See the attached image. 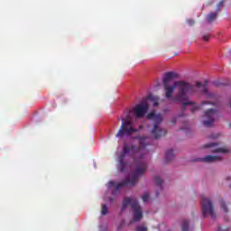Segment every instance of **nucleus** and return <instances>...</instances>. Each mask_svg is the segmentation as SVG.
<instances>
[{
	"label": "nucleus",
	"mask_w": 231,
	"mask_h": 231,
	"mask_svg": "<svg viewBox=\"0 0 231 231\" xmlns=\"http://www.w3.org/2000/svg\"><path fill=\"white\" fill-rule=\"evenodd\" d=\"M181 231H189V220H183Z\"/></svg>",
	"instance_id": "21"
},
{
	"label": "nucleus",
	"mask_w": 231,
	"mask_h": 231,
	"mask_svg": "<svg viewBox=\"0 0 231 231\" xmlns=\"http://www.w3.org/2000/svg\"><path fill=\"white\" fill-rule=\"evenodd\" d=\"M136 231H147V226H139L136 228Z\"/></svg>",
	"instance_id": "25"
},
{
	"label": "nucleus",
	"mask_w": 231,
	"mask_h": 231,
	"mask_svg": "<svg viewBox=\"0 0 231 231\" xmlns=\"http://www.w3.org/2000/svg\"><path fill=\"white\" fill-rule=\"evenodd\" d=\"M217 19V13H210L207 15V21L208 23H212L213 21H216Z\"/></svg>",
	"instance_id": "16"
},
{
	"label": "nucleus",
	"mask_w": 231,
	"mask_h": 231,
	"mask_svg": "<svg viewBox=\"0 0 231 231\" xmlns=\"http://www.w3.org/2000/svg\"><path fill=\"white\" fill-rule=\"evenodd\" d=\"M222 158L219 155H208L204 158L198 159V162H203L205 163H214L216 162H221Z\"/></svg>",
	"instance_id": "10"
},
{
	"label": "nucleus",
	"mask_w": 231,
	"mask_h": 231,
	"mask_svg": "<svg viewBox=\"0 0 231 231\" xmlns=\"http://www.w3.org/2000/svg\"><path fill=\"white\" fill-rule=\"evenodd\" d=\"M223 6H225V0H221L217 5V14H219L221 10H223Z\"/></svg>",
	"instance_id": "19"
},
{
	"label": "nucleus",
	"mask_w": 231,
	"mask_h": 231,
	"mask_svg": "<svg viewBox=\"0 0 231 231\" xmlns=\"http://www.w3.org/2000/svg\"><path fill=\"white\" fill-rule=\"evenodd\" d=\"M154 181H155L157 187H159L160 190H162V185L163 183V180H162V178H160V176H155Z\"/></svg>",
	"instance_id": "17"
},
{
	"label": "nucleus",
	"mask_w": 231,
	"mask_h": 231,
	"mask_svg": "<svg viewBox=\"0 0 231 231\" xmlns=\"http://www.w3.org/2000/svg\"><path fill=\"white\" fill-rule=\"evenodd\" d=\"M147 99L148 100H152V102H153V106H154V107H158V102H159V100H160V97H156V96H152V95H149L148 97H147Z\"/></svg>",
	"instance_id": "15"
},
{
	"label": "nucleus",
	"mask_w": 231,
	"mask_h": 231,
	"mask_svg": "<svg viewBox=\"0 0 231 231\" xmlns=\"http://www.w3.org/2000/svg\"><path fill=\"white\" fill-rule=\"evenodd\" d=\"M217 145H219V143H209L204 145L205 149H208V148H214V147H217Z\"/></svg>",
	"instance_id": "22"
},
{
	"label": "nucleus",
	"mask_w": 231,
	"mask_h": 231,
	"mask_svg": "<svg viewBox=\"0 0 231 231\" xmlns=\"http://www.w3.org/2000/svg\"><path fill=\"white\" fill-rule=\"evenodd\" d=\"M131 210L133 213V219L130 224L138 223L143 219V212L142 211V206L138 203V200H134L131 206Z\"/></svg>",
	"instance_id": "6"
},
{
	"label": "nucleus",
	"mask_w": 231,
	"mask_h": 231,
	"mask_svg": "<svg viewBox=\"0 0 231 231\" xmlns=\"http://www.w3.org/2000/svg\"><path fill=\"white\" fill-rule=\"evenodd\" d=\"M129 205H133V199L131 197H125L124 200H123V206L121 208V212H124L125 210V208H127V207H129Z\"/></svg>",
	"instance_id": "13"
},
{
	"label": "nucleus",
	"mask_w": 231,
	"mask_h": 231,
	"mask_svg": "<svg viewBox=\"0 0 231 231\" xmlns=\"http://www.w3.org/2000/svg\"><path fill=\"white\" fill-rule=\"evenodd\" d=\"M180 104H182V107H187V106H193L191 107V113H195V111H199V109L200 107L199 105H198L192 101H189V100L183 101Z\"/></svg>",
	"instance_id": "12"
},
{
	"label": "nucleus",
	"mask_w": 231,
	"mask_h": 231,
	"mask_svg": "<svg viewBox=\"0 0 231 231\" xmlns=\"http://www.w3.org/2000/svg\"><path fill=\"white\" fill-rule=\"evenodd\" d=\"M155 196L158 198V196H160V193L158 192V190H155Z\"/></svg>",
	"instance_id": "31"
},
{
	"label": "nucleus",
	"mask_w": 231,
	"mask_h": 231,
	"mask_svg": "<svg viewBox=\"0 0 231 231\" xmlns=\"http://www.w3.org/2000/svg\"><path fill=\"white\" fill-rule=\"evenodd\" d=\"M194 23V20H188V24H189V26H193Z\"/></svg>",
	"instance_id": "28"
},
{
	"label": "nucleus",
	"mask_w": 231,
	"mask_h": 231,
	"mask_svg": "<svg viewBox=\"0 0 231 231\" xmlns=\"http://www.w3.org/2000/svg\"><path fill=\"white\" fill-rule=\"evenodd\" d=\"M208 86V81H205V84H201V82L198 81L195 88H199L201 89L202 94L206 97V98H209L211 100H217V95L214 92L208 91L207 87Z\"/></svg>",
	"instance_id": "9"
},
{
	"label": "nucleus",
	"mask_w": 231,
	"mask_h": 231,
	"mask_svg": "<svg viewBox=\"0 0 231 231\" xmlns=\"http://www.w3.org/2000/svg\"><path fill=\"white\" fill-rule=\"evenodd\" d=\"M139 140V147L136 144L129 145V143H125L123 146V151L120 152L119 156L117 157V171L120 172H125V171H129L131 169V163L129 160H127V155L131 154L134 165L135 170L134 175L129 178L123 180L119 183H116L115 180H110L108 182V189L111 187H115L114 190H112V195L116 196L118 192H120V189H124V187H134L136 183H138V180L140 176H143L145 172H147V162L144 161L145 155L149 153V150H147V140L149 137H137Z\"/></svg>",
	"instance_id": "1"
},
{
	"label": "nucleus",
	"mask_w": 231,
	"mask_h": 231,
	"mask_svg": "<svg viewBox=\"0 0 231 231\" xmlns=\"http://www.w3.org/2000/svg\"><path fill=\"white\" fill-rule=\"evenodd\" d=\"M171 124H176V117L171 120Z\"/></svg>",
	"instance_id": "30"
},
{
	"label": "nucleus",
	"mask_w": 231,
	"mask_h": 231,
	"mask_svg": "<svg viewBox=\"0 0 231 231\" xmlns=\"http://www.w3.org/2000/svg\"><path fill=\"white\" fill-rule=\"evenodd\" d=\"M121 126L116 134V138H124V136H132L134 133L138 132V129L134 127V125L131 122V112H128L126 118L121 119Z\"/></svg>",
	"instance_id": "3"
},
{
	"label": "nucleus",
	"mask_w": 231,
	"mask_h": 231,
	"mask_svg": "<svg viewBox=\"0 0 231 231\" xmlns=\"http://www.w3.org/2000/svg\"><path fill=\"white\" fill-rule=\"evenodd\" d=\"M110 201L113 202V199H110Z\"/></svg>",
	"instance_id": "33"
},
{
	"label": "nucleus",
	"mask_w": 231,
	"mask_h": 231,
	"mask_svg": "<svg viewBox=\"0 0 231 231\" xmlns=\"http://www.w3.org/2000/svg\"><path fill=\"white\" fill-rule=\"evenodd\" d=\"M107 212H108L107 205L105 204L102 206L101 214L102 216H106Z\"/></svg>",
	"instance_id": "24"
},
{
	"label": "nucleus",
	"mask_w": 231,
	"mask_h": 231,
	"mask_svg": "<svg viewBox=\"0 0 231 231\" xmlns=\"http://www.w3.org/2000/svg\"><path fill=\"white\" fill-rule=\"evenodd\" d=\"M230 189H231V184L229 185Z\"/></svg>",
	"instance_id": "34"
},
{
	"label": "nucleus",
	"mask_w": 231,
	"mask_h": 231,
	"mask_svg": "<svg viewBox=\"0 0 231 231\" xmlns=\"http://www.w3.org/2000/svg\"><path fill=\"white\" fill-rule=\"evenodd\" d=\"M174 160V152L172 150H168L165 154V162H172Z\"/></svg>",
	"instance_id": "14"
},
{
	"label": "nucleus",
	"mask_w": 231,
	"mask_h": 231,
	"mask_svg": "<svg viewBox=\"0 0 231 231\" xmlns=\"http://www.w3.org/2000/svg\"><path fill=\"white\" fill-rule=\"evenodd\" d=\"M163 88L166 98L176 104L190 100V95L196 93V85L183 80L175 81L172 86L163 85Z\"/></svg>",
	"instance_id": "2"
},
{
	"label": "nucleus",
	"mask_w": 231,
	"mask_h": 231,
	"mask_svg": "<svg viewBox=\"0 0 231 231\" xmlns=\"http://www.w3.org/2000/svg\"><path fill=\"white\" fill-rule=\"evenodd\" d=\"M220 208L226 212V214H228V208L226 207V203H225V200H220Z\"/></svg>",
	"instance_id": "18"
},
{
	"label": "nucleus",
	"mask_w": 231,
	"mask_h": 231,
	"mask_svg": "<svg viewBox=\"0 0 231 231\" xmlns=\"http://www.w3.org/2000/svg\"><path fill=\"white\" fill-rule=\"evenodd\" d=\"M174 79H178V74L174 71H169L164 73L162 78L163 85H169V82L174 80Z\"/></svg>",
	"instance_id": "11"
},
{
	"label": "nucleus",
	"mask_w": 231,
	"mask_h": 231,
	"mask_svg": "<svg viewBox=\"0 0 231 231\" xmlns=\"http://www.w3.org/2000/svg\"><path fill=\"white\" fill-rule=\"evenodd\" d=\"M211 138H217V136L211 135Z\"/></svg>",
	"instance_id": "32"
},
{
	"label": "nucleus",
	"mask_w": 231,
	"mask_h": 231,
	"mask_svg": "<svg viewBox=\"0 0 231 231\" xmlns=\"http://www.w3.org/2000/svg\"><path fill=\"white\" fill-rule=\"evenodd\" d=\"M200 203L202 207V216H204V217H208V216H210V217L216 219V209L212 200L205 196H202Z\"/></svg>",
	"instance_id": "5"
},
{
	"label": "nucleus",
	"mask_w": 231,
	"mask_h": 231,
	"mask_svg": "<svg viewBox=\"0 0 231 231\" xmlns=\"http://www.w3.org/2000/svg\"><path fill=\"white\" fill-rule=\"evenodd\" d=\"M132 111L135 118H143L149 111V104L147 103V101H143L140 104H137Z\"/></svg>",
	"instance_id": "7"
},
{
	"label": "nucleus",
	"mask_w": 231,
	"mask_h": 231,
	"mask_svg": "<svg viewBox=\"0 0 231 231\" xmlns=\"http://www.w3.org/2000/svg\"><path fill=\"white\" fill-rule=\"evenodd\" d=\"M217 231H228V229H222L221 226H218V230Z\"/></svg>",
	"instance_id": "29"
},
{
	"label": "nucleus",
	"mask_w": 231,
	"mask_h": 231,
	"mask_svg": "<svg viewBox=\"0 0 231 231\" xmlns=\"http://www.w3.org/2000/svg\"><path fill=\"white\" fill-rule=\"evenodd\" d=\"M142 198H143V201L145 203L149 201V198H151V195L148 193V191H146L144 192Z\"/></svg>",
	"instance_id": "23"
},
{
	"label": "nucleus",
	"mask_w": 231,
	"mask_h": 231,
	"mask_svg": "<svg viewBox=\"0 0 231 231\" xmlns=\"http://www.w3.org/2000/svg\"><path fill=\"white\" fill-rule=\"evenodd\" d=\"M206 104H211V106H216V103H214V102H210V101H203L202 102L203 106H206Z\"/></svg>",
	"instance_id": "27"
},
{
	"label": "nucleus",
	"mask_w": 231,
	"mask_h": 231,
	"mask_svg": "<svg viewBox=\"0 0 231 231\" xmlns=\"http://www.w3.org/2000/svg\"><path fill=\"white\" fill-rule=\"evenodd\" d=\"M211 152H222L223 154H226V152H228V150L225 148H216V149H212Z\"/></svg>",
	"instance_id": "20"
},
{
	"label": "nucleus",
	"mask_w": 231,
	"mask_h": 231,
	"mask_svg": "<svg viewBox=\"0 0 231 231\" xmlns=\"http://www.w3.org/2000/svg\"><path fill=\"white\" fill-rule=\"evenodd\" d=\"M216 116H217V109L209 108L204 113V118L206 120L203 121V125L205 127H212L216 120Z\"/></svg>",
	"instance_id": "8"
},
{
	"label": "nucleus",
	"mask_w": 231,
	"mask_h": 231,
	"mask_svg": "<svg viewBox=\"0 0 231 231\" xmlns=\"http://www.w3.org/2000/svg\"><path fill=\"white\" fill-rule=\"evenodd\" d=\"M203 40L208 42V41H210V35L209 34H206L203 36Z\"/></svg>",
	"instance_id": "26"
},
{
	"label": "nucleus",
	"mask_w": 231,
	"mask_h": 231,
	"mask_svg": "<svg viewBox=\"0 0 231 231\" xmlns=\"http://www.w3.org/2000/svg\"><path fill=\"white\" fill-rule=\"evenodd\" d=\"M147 118H149L150 120H153L154 122L152 134H153L155 140H158V138H162V136H165V134H167V130L160 128V124L163 122V116H162V114L151 112L147 115Z\"/></svg>",
	"instance_id": "4"
}]
</instances>
